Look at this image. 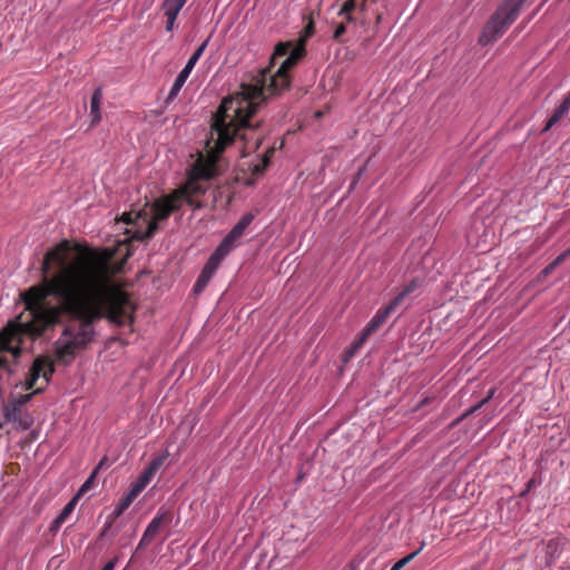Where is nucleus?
Returning a JSON list of instances; mask_svg holds the SVG:
<instances>
[{
    "label": "nucleus",
    "instance_id": "obj_2",
    "mask_svg": "<svg viewBox=\"0 0 570 570\" xmlns=\"http://www.w3.org/2000/svg\"><path fill=\"white\" fill-rule=\"evenodd\" d=\"M304 41L276 45L269 65L249 75L240 85V92L222 101L212 125V138L206 142V153H199L187 173V179L180 184V205L193 208L202 206V197L210 180L220 173V155L225 148L239 137L247 153L256 151L263 142L264 134L258 132L261 121L252 122L257 110L269 98L281 95L291 86L289 71L305 57Z\"/></svg>",
    "mask_w": 570,
    "mask_h": 570
},
{
    "label": "nucleus",
    "instance_id": "obj_12",
    "mask_svg": "<svg viewBox=\"0 0 570 570\" xmlns=\"http://www.w3.org/2000/svg\"><path fill=\"white\" fill-rule=\"evenodd\" d=\"M3 416L6 422L13 423L18 429L23 431L29 430L33 424L32 415L29 412L23 411L22 407H17L13 415L14 417L10 419L8 416V405H3Z\"/></svg>",
    "mask_w": 570,
    "mask_h": 570
},
{
    "label": "nucleus",
    "instance_id": "obj_20",
    "mask_svg": "<svg viewBox=\"0 0 570 570\" xmlns=\"http://www.w3.org/2000/svg\"><path fill=\"white\" fill-rule=\"evenodd\" d=\"M78 499L72 498L62 509V511L59 513V515L56 518V523H65L68 517L71 514V512L75 510V507L77 504Z\"/></svg>",
    "mask_w": 570,
    "mask_h": 570
},
{
    "label": "nucleus",
    "instance_id": "obj_23",
    "mask_svg": "<svg viewBox=\"0 0 570 570\" xmlns=\"http://www.w3.org/2000/svg\"><path fill=\"white\" fill-rule=\"evenodd\" d=\"M570 255V249L563 252L562 254H560L552 263H550L543 271L542 273L544 275H549L552 273V271L559 266L562 262H564V259Z\"/></svg>",
    "mask_w": 570,
    "mask_h": 570
},
{
    "label": "nucleus",
    "instance_id": "obj_37",
    "mask_svg": "<svg viewBox=\"0 0 570 570\" xmlns=\"http://www.w3.org/2000/svg\"><path fill=\"white\" fill-rule=\"evenodd\" d=\"M63 523H56V519L53 520L51 524V530H58Z\"/></svg>",
    "mask_w": 570,
    "mask_h": 570
},
{
    "label": "nucleus",
    "instance_id": "obj_25",
    "mask_svg": "<svg viewBox=\"0 0 570 570\" xmlns=\"http://www.w3.org/2000/svg\"><path fill=\"white\" fill-rule=\"evenodd\" d=\"M422 550V547L414 551L413 553H410L407 554L406 557L400 559L399 561H396L393 567L391 568V570H401L402 568H404L411 560H413L419 553L420 551Z\"/></svg>",
    "mask_w": 570,
    "mask_h": 570
},
{
    "label": "nucleus",
    "instance_id": "obj_4",
    "mask_svg": "<svg viewBox=\"0 0 570 570\" xmlns=\"http://www.w3.org/2000/svg\"><path fill=\"white\" fill-rule=\"evenodd\" d=\"M55 373V363L48 355L37 356L29 370L28 376L24 382V389L31 391L27 394L10 395L7 403L8 416L13 419L17 407H23L31 401L35 394L41 393L51 380Z\"/></svg>",
    "mask_w": 570,
    "mask_h": 570
},
{
    "label": "nucleus",
    "instance_id": "obj_7",
    "mask_svg": "<svg viewBox=\"0 0 570 570\" xmlns=\"http://www.w3.org/2000/svg\"><path fill=\"white\" fill-rule=\"evenodd\" d=\"M175 444H169L167 449L157 455L149 465L142 471V473L139 475L137 481L132 484L130 491L131 497H137L151 481L156 472L159 470V468L165 463V461L168 459V456L171 454L170 449L174 448ZM173 454H176V451L173 452Z\"/></svg>",
    "mask_w": 570,
    "mask_h": 570
},
{
    "label": "nucleus",
    "instance_id": "obj_15",
    "mask_svg": "<svg viewBox=\"0 0 570 570\" xmlns=\"http://www.w3.org/2000/svg\"><path fill=\"white\" fill-rule=\"evenodd\" d=\"M570 111V92L566 96L560 106L554 110L553 115L547 121L542 131L550 130L561 118Z\"/></svg>",
    "mask_w": 570,
    "mask_h": 570
},
{
    "label": "nucleus",
    "instance_id": "obj_38",
    "mask_svg": "<svg viewBox=\"0 0 570 570\" xmlns=\"http://www.w3.org/2000/svg\"><path fill=\"white\" fill-rule=\"evenodd\" d=\"M351 347H352V348H354L355 351H357V350L360 348V347L356 345V343H355V342H353V344H352V346H351Z\"/></svg>",
    "mask_w": 570,
    "mask_h": 570
},
{
    "label": "nucleus",
    "instance_id": "obj_27",
    "mask_svg": "<svg viewBox=\"0 0 570 570\" xmlns=\"http://www.w3.org/2000/svg\"><path fill=\"white\" fill-rule=\"evenodd\" d=\"M209 281H210V279H209L208 277H206L205 275H202V274H200V275L198 276V278H197V281H196L195 285H194V292H195L196 294H198V293L203 292V289L207 286V284H208V282H209Z\"/></svg>",
    "mask_w": 570,
    "mask_h": 570
},
{
    "label": "nucleus",
    "instance_id": "obj_8",
    "mask_svg": "<svg viewBox=\"0 0 570 570\" xmlns=\"http://www.w3.org/2000/svg\"><path fill=\"white\" fill-rule=\"evenodd\" d=\"M171 521L173 514L170 512L164 511L158 513L147 525L137 549H144L150 544L161 531L168 528Z\"/></svg>",
    "mask_w": 570,
    "mask_h": 570
},
{
    "label": "nucleus",
    "instance_id": "obj_17",
    "mask_svg": "<svg viewBox=\"0 0 570 570\" xmlns=\"http://www.w3.org/2000/svg\"><path fill=\"white\" fill-rule=\"evenodd\" d=\"M163 9L167 18L166 29L170 31L178 16V0H166L163 4Z\"/></svg>",
    "mask_w": 570,
    "mask_h": 570
},
{
    "label": "nucleus",
    "instance_id": "obj_19",
    "mask_svg": "<svg viewBox=\"0 0 570 570\" xmlns=\"http://www.w3.org/2000/svg\"><path fill=\"white\" fill-rule=\"evenodd\" d=\"M275 153V147H268L264 155L261 157L259 161L253 166L254 175H262L267 167L269 166L272 158Z\"/></svg>",
    "mask_w": 570,
    "mask_h": 570
},
{
    "label": "nucleus",
    "instance_id": "obj_34",
    "mask_svg": "<svg viewBox=\"0 0 570 570\" xmlns=\"http://www.w3.org/2000/svg\"><path fill=\"white\" fill-rule=\"evenodd\" d=\"M115 569V561H108L101 570H114Z\"/></svg>",
    "mask_w": 570,
    "mask_h": 570
},
{
    "label": "nucleus",
    "instance_id": "obj_14",
    "mask_svg": "<svg viewBox=\"0 0 570 570\" xmlns=\"http://www.w3.org/2000/svg\"><path fill=\"white\" fill-rule=\"evenodd\" d=\"M226 256H227V254L223 249L217 247L215 249V252L210 255L208 262L204 266L200 274L205 275L206 277H208L210 279L212 276L214 275L215 271L217 269V267L219 266V264Z\"/></svg>",
    "mask_w": 570,
    "mask_h": 570
},
{
    "label": "nucleus",
    "instance_id": "obj_30",
    "mask_svg": "<svg viewBox=\"0 0 570 570\" xmlns=\"http://www.w3.org/2000/svg\"><path fill=\"white\" fill-rule=\"evenodd\" d=\"M117 250L118 252L126 250V254H125V257H124V262H126V259L131 255L130 252H129V248H128L127 239H125L122 242H119Z\"/></svg>",
    "mask_w": 570,
    "mask_h": 570
},
{
    "label": "nucleus",
    "instance_id": "obj_29",
    "mask_svg": "<svg viewBox=\"0 0 570 570\" xmlns=\"http://www.w3.org/2000/svg\"><path fill=\"white\" fill-rule=\"evenodd\" d=\"M346 32V27H345V23L344 22H341L336 26L335 30H334V33H333V38L335 40H340L341 37Z\"/></svg>",
    "mask_w": 570,
    "mask_h": 570
},
{
    "label": "nucleus",
    "instance_id": "obj_35",
    "mask_svg": "<svg viewBox=\"0 0 570 570\" xmlns=\"http://www.w3.org/2000/svg\"><path fill=\"white\" fill-rule=\"evenodd\" d=\"M357 351H355L354 348L350 347L347 351H346V358H351L354 356V354L356 353Z\"/></svg>",
    "mask_w": 570,
    "mask_h": 570
},
{
    "label": "nucleus",
    "instance_id": "obj_32",
    "mask_svg": "<svg viewBox=\"0 0 570 570\" xmlns=\"http://www.w3.org/2000/svg\"><path fill=\"white\" fill-rule=\"evenodd\" d=\"M371 335H365V328H363L361 335L358 336V338L355 341L356 345L361 348L362 345L367 341V338L370 337Z\"/></svg>",
    "mask_w": 570,
    "mask_h": 570
},
{
    "label": "nucleus",
    "instance_id": "obj_6",
    "mask_svg": "<svg viewBox=\"0 0 570 570\" xmlns=\"http://www.w3.org/2000/svg\"><path fill=\"white\" fill-rule=\"evenodd\" d=\"M420 285L421 283L419 278L412 279L385 307L380 308L364 327L365 335H372L376 332L385 323L387 317L396 311V308L404 305L406 298L414 293Z\"/></svg>",
    "mask_w": 570,
    "mask_h": 570
},
{
    "label": "nucleus",
    "instance_id": "obj_39",
    "mask_svg": "<svg viewBox=\"0 0 570 570\" xmlns=\"http://www.w3.org/2000/svg\"><path fill=\"white\" fill-rule=\"evenodd\" d=\"M185 2H186V0H180V3H179L180 9L184 7Z\"/></svg>",
    "mask_w": 570,
    "mask_h": 570
},
{
    "label": "nucleus",
    "instance_id": "obj_28",
    "mask_svg": "<svg viewBox=\"0 0 570 570\" xmlns=\"http://www.w3.org/2000/svg\"><path fill=\"white\" fill-rule=\"evenodd\" d=\"M539 483L537 482L535 478H531L527 484L525 489L520 493L521 498H524L533 488H535Z\"/></svg>",
    "mask_w": 570,
    "mask_h": 570
},
{
    "label": "nucleus",
    "instance_id": "obj_40",
    "mask_svg": "<svg viewBox=\"0 0 570 570\" xmlns=\"http://www.w3.org/2000/svg\"><path fill=\"white\" fill-rule=\"evenodd\" d=\"M2 426H3L2 423H0V429H2Z\"/></svg>",
    "mask_w": 570,
    "mask_h": 570
},
{
    "label": "nucleus",
    "instance_id": "obj_22",
    "mask_svg": "<svg viewBox=\"0 0 570 570\" xmlns=\"http://www.w3.org/2000/svg\"><path fill=\"white\" fill-rule=\"evenodd\" d=\"M104 460L99 463L97 469L92 472V474L85 481V483L80 487L75 498L79 499L81 495H83L92 485L94 479L96 476L97 470L102 465Z\"/></svg>",
    "mask_w": 570,
    "mask_h": 570
},
{
    "label": "nucleus",
    "instance_id": "obj_9",
    "mask_svg": "<svg viewBox=\"0 0 570 570\" xmlns=\"http://www.w3.org/2000/svg\"><path fill=\"white\" fill-rule=\"evenodd\" d=\"M254 214H244L232 230L225 236L222 243L218 245L227 255L238 245V240L244 235L246 228L254 220Z\"/></svg>",
    "mask_w": 570,
    "mask_h": 570
},
{
    "label": "nucleus",
    "instance_id": "obj_13",
    "mask_svg": "<svg viewBox=\"0 0 570 570\" xmlns=\"http://www.w3.org/2000/svg\"><path fill=\"white\" fill-rule=\"evenodd\" d=\"M208 45V39L205 40L196 50L195 52L191 55V57L189 58V60L187 61L186 66L184 67L183 70H180V87H183L184 82L186 81V79L188 78V76L190 75L191 70L194 69L195 65L197 63V61L199 60V58L203 56L206 47Z\"/></svg>",
    "mask_w": 570,
    "mask_h": 570
},
{
    "label": "nucleus",
    "instance_id": "obj_24",
    "mask_svg": "<svg viewBox=\"0 0 570 570\" xmlns=\"http://www.w3.org/2000/svg\"><path fill=\"white\" fill-rule=\"evenodd\" d=\"M547 554L551 558L552 561H554L557 558H559L560 549H559V542L554 539L549 540L547 543Z\"/></svg>",
    "mask_w": 570,
    "mask_h": 570
},
{
    "label": "nucleus",
    "instance_id": "obj_11",
    "mask_svg": "<svg viewBox=\"0 0 570 570\" xmlns=\"http://www.w3.org/2000/svg\"><path fill=\"white\" fill-rule=\"evenodd\" d=\"M254 214H244L232 230L225 236L222 243L218 245L227 255L238 245V240L244 235L246 228L254 220Z\"/></svg>",
    "mask_w": 570,
    "mask_h": 570
},
{
    "label": "nucleus",
    "instance_id": "obj_33",
    "mask_svg": "<svg viewBox=\"0 0 570 570\" xmlns=\"http://www.w3.org/2000/svg\"><path fill=\"white\" fill-rule=\"evenodd\" d=\"M305 33H306L307 37H311L314 33V24H313V22H309L305 27Z\"/></svg>",
    "mask_w": 570,
    "mask_h": 570
},
{
    "label": "nucleus",
    "instance_id": "obj_18",
    "mask_svg": "<svg viewBox=\"0 0 570 570\" xmlns=\"http://www.w3.org/2000/svg\"><path fill=\"white\" fill-rule=\"evenodd\" d=\"M366 0H346L343 6L340 9L338 14L344 16L347 21L352 20L351 13L354 11L357 7L362 11L365 10Z\"/></svg>",
    "mask_w": 570,
    "mask_h": 570
},
{
    "label": "nucleus",
    "instance_id": "obj_5",
    "mask_svg": "<svg viewBox=\"0 0 570 570\" xmlns=\"http://www.w3.org/2000/svg\"><path fill=\"white\" fill-rule=\"evenodd\" d=\"M525 0H505L485 24L480 42L485 45L501 36L517 19Z\"/></svg>",
    "mask_w": 570,
    "mask_h": 570
},
{
    "label": "nucleus",
    "instance_id": "obj_36",
    "mask_svg": "<svg viewBox=\"0 0 570 570\" xmlns=\"http://www.w3.org/2000/svg\"><path fill=\"white\" fill-rule=\"evenodd\" d=\"M495 393V390L494 389H491L488 393V395L483 399V400H487V403L493 397Z\"/></svg>",
    "mask_w": 570,
    "mask_h": 570
},
{
    "label": "nucleus",
    "instance_id": "obj_10",
    "mask_svg": "<svg viewBox=\"0 0 570 570\" xmlns=\"http://www.w3.org/2000/svg\"><path fill=\"white\" fill-rule=\"evenodd\" d=\"M254 214H244L232 230L225 236L222 243L218 245L227 255L238 245V240L244 235L246 228L254 220Z\"/></svg>",
    "mask_w": 570,
    "mask_h": 570
},
{
    "label": "nucleus",
    "instance_id": "obj_21",
    "mask_svg": "<svg viewBox=\"0 0 570 570\" xmlns=\"http://www.w3.org/2000/svg\"><path fill=\"white\" fill-rule=\"evenodd\" d=\"M136 497H131V491L129 490L128 494L121 500V502L117 505L114 511L115 518L120 517L131 504Z\"/></svg>",
    "mask_w": 570,
    "mask_h": 570
},
{
    "label": "nucleus",
    "instance_id": "obj_3",
    "mask_svg": "<svg viewBox=\"0 0 570 570\" xmlns=\"http://www.w3.org/2000/svg\"><path fill=\"white\" fill-rule=\"evenodd\" d=\"M178 207V188L171 190L168 196L157 199L151 206H145L140 210H130L121 215L120 220L126 225L132 224V239L142 240L149 238L158 229V224Z\"/></svg>",
    "mask_w": 570,
    "mask_h": 570
},
{
    "label": "nucleus",
    "instance_id": "obj_16",
    "mask_svg": "<svg viewBox=\"0 0 570 570\" xmlns=\"http://www.w3.org/2000/svg\"><path fill=\"white\" fill-rule=\"evenodd\" d=\"M101 99H102V91L100 88H97L92 96H91V101H90V117H91V126H96L100 119H101V114H100V102H101Z\"/></svg>",
    "mask_w": 570,
    "mask_h": 570
},
{
    "label": "nucleus",
    "instance_id": "obj_26",
    "mask_svg": "<svg viewBox=\"0 0 570 570\" xmlns=\"http://www.w3.org/2000/svg\"><path fill=\"white\" fill-rule=\"evenodd\" d=\"M485 404H487V400L482 399L475 405H473L472 407L466 410L456 421L460 422V421L464 420L465 417L470 416L471 414H473L474 412H476L478 410L483 407Z\"/></svg>",
    "mask_w": 570,
    "mask_h": 570
},
{
    "label": "nucleus",
    "instance_id": "obj_31",
    "mask_svg": "<svg viewBox=\"0 0 570 570\" xmlns=\"http://www.w3.org/2000/svg\"><path fill=\"white\" fill-rule=\"evenodd\" d=\"M177 92H178V77H176V79L173 82V86H171V89H170V92L168 96V100L173 99L177 95Z\"/></svg>",
    "mask_w": 570,
    "mask_h": 570
},
{
    "label": "nucleus",
    "instance_id": "obj_1",
    "mask_svg": "<svg viewBox=\"0 0 570 570\" xmlns=\"http://www.w3.org/2000/svg\"><path fill=\"white\" fill-rule=\"evenodd\" d=\"M71 248L63 239L49 249L41 265V282L20 294L24 309L0 330V370L12 374L11 363H19L24 341L41 338L63 320L78 323L66 325L55 343L56 361L63 365L94 341L96 322L132 324L136 307L111 276L115 250L86 248L69 261Z\"/></svg>",
    "mask_w": 570,
    "mask_h": 570
},
{
    "label": "nucleus",
    "instance_id": "obj_41",
    "mask_svg": "<svg viewBox=\"0 0 570 570\" xmlns=\"http://www.w3.org/2000/svg\"><path fill=\"white\" fill-rule=\"evenodd\" d=\"M348 570H354V569H353V567H350V569H348Z\"/></svg>",
    "mask_w": 570,
    "mask_h": 570
}]
</instances>
